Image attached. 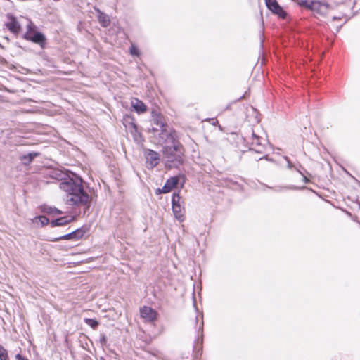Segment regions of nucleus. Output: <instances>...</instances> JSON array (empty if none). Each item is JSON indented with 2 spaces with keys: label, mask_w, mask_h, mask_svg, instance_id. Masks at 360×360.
<instances>
[{
  "label": "nucleus",
  "mask_w": 360,
  "mask_h": 360,
  "mask_svg": "<svg viewBox=\"0 0 360 360\" xmlns=\"http://www.w3.org/2000/svg\"><path fill=\"white\" fill-rule=\"evenodd\" d=\"M140 314L141 316L147 322H153L157 319V312L149 307H142Z\"/></svg>",
  "instance_id": "10"
},
{
  "label": "nucleus",
  "mask_w": 360,
  "mask_h": 360,
  "mask_svg": "<svg viewBox=\"0 0 360 360\" xmlns=\"http://www.w3.org/2000/svg\"><path fill=\"white\" fill-rule=\"evenodd\" d=\"M129 51L132 56H139L140 54L139 49L134 44L131 45Z\"/></svg>",
  "instance_id": "22"
},
{
  "label": "nucleus",
  "mask_w": 360,
  "mask_h": 360,
  "mask_svg": "<svg viewBox=\"0 0 360 360\" xmlns=\"http://www.w3.org/2000/svg\"><path fill=\"white\" fill-rule=\"evenodd\" d=\"M298 4L321 15H325L330 9L333 8L326 2L320 0H300Z\"/></svg>",
  "instance_id": "3"
},
{
  "label": "nucleus",
  "mask_w": 360,
  "mask_h": 360,
  "mask_svg": "<svg viewBox=\"0 0 360 360\" xmlns=\"http://www.w3.org/2000/svg\"><path fill=\"white\" fill-rule=\"evenodd\" d=\"M64 180L59 184V187L68 194V204L88 208L91 198L83 189L82 179L75 174L70 173Z\"/></svg>",
  "instance_id": "1"
},
{
  "label": "nucleus",
  "mask_w": 360,
  "mask_h": 360,
  "mask_svg": "<svg viewBox=\"0 0 360 360\" xmlns=\"http://www.w3.org/2000/svg\"><path fill=\"white\" fill-rule=\"evenodd\" d=\"M84 231L82 229H77L68 234L60 237L58 240H70V239H79L84 236Z\"/></svg>",
  "instance_id": "14"
},
{
  "label": "nucleus",
  "mask_w": 360,
  "mask_h": 360,
  "mask_svg": "<svg viewBox=\"0 0 360 360\" xmlns=\"http://www.w3.org/2000/svg\"><path fill=\"white\" fill-rule=\"evenodd\" d=\"M34 222L39 223L41 226H44L49 224V220L44 216H39L34 219Z\"/></svg>",
  "instance_id": "20"
},
{
  "label": "nucleus",
  "mask_w": 360,
  "mask_h": 360,
  "mask_svg": "<svg viewBox=\"0 0 360 360\" xmlns=\"http://www.w3.org/2000/svg\"><path fill=\"white\" fill-rule=\"evenodd\" d=\"M106 341V338L105 336L103 335L101 338V342L102 343H105Z\"/></svg>",
  "instance_id": "26"
},
{
  "label": "nucleus",
  "mask_w": 360,
  "mask_h": 360,
  "mask_svg": "<svg viewBox=\"0 0 360 360\" xmlns=\"http://www.w3.org/2000/svg\"><path fill=\"white\" fill-rule=\"evenodd\" d=\"M267 8L279 17L285 18L286 13L280 6L276 0H265Z\"/></svg>",
  "instance_id": "9"
},
{
  "label": "nucleus",
  "mask_w": 360,
  "mask_h": 360,
  "mask_svg": "<svg viewBox=\"0 0 360 360\" xmlns=\"http://www.w3.org/2000/svg\"><path fill=\"white\" fill-rule=\"evenodd\" d=\"M172 204L174 217L179 221H183L184 220V208L181 205V197L179 193L173 194Z\"/></svg>",
  "instance_id": "6"
},
{
  "label": "nucleus",
  "mask_w": 360,
  "mask_h": 360,
  "mask_svg": "<svg viewBox=\"0 0 360 360\" xmlns=\"http://www.w3.org/2000/svg\"><path fill=\"white\" fill-rule=\"evenodd\" d=\"M38 155V153H30L27 155H23L21 158V160L23 161V163L25 165H27L30 163L32 160Z\"/></svg>",
  "instance_id": "18"
},
{
  "label": "nucleus",
  "mask_w": 360,
  "mask_h": 360,
  "mask_svg": "<svg viewBox=\"0 0 360 360\" xmlns=\"http://www.w3.org/2000/svg\"><path fill=\"white\" fill-rule=\"evenodd\" d=\"M287 160H288V167L289 169H292V168L293 167V165H292V162H290L288 159H287Z\"/></svg>",
  "instance_id": "25"
},
{
  "label": "nucleus",
  "mask_w": 360,
  "mask_h": 360,
  "mask_svg": "<svg viewBox=\"0 0 360 360\" xmlns=\"http://www.w3.org/2000/svg\"><path fill=\"white\" fill-rule=\"evenodd\" d=\"M262 141H265L264 139L259 138L258 136L255 135V133H252V145L255 146L257 148L255 150L259 152L263 148V143Z\"/></svg>",
  "instance_id": "16"
},
{
  "label": "nucleus",
  "mask_w": 360,
  "mask_h": 360,
  "mask_svg": "<svg viewBox=\"0 0 360 360\" xmlns=\"http://www.w3.org/2000/svg\"><path fill=\"white\" fill-rule=\"evenodd\" d=\"M98 11V13H99V15H98V20H99V22L101 24V25L103 27H108L109 25H110V18L108 17V15L101 13L99 10Z\"/></svg>",
  "instance_id": "17"
},
{
  "label": "nucleus",
  "mask_w": 360,
  "mask_h": 360,
  "mask_svg": "<svg viewBox=\"0 0 360 360\" xmlns=\"http://www.w3.org/2000/svg\"><path fill=\"white\" fill-rule=\"evenodd\" d=\"M35 29L36 27L32 22L28 20L27 32L24 34V38L41 46L45 42L46 38L42 33L36 32Z\"/></svg>",
  "instance_id": "5"
},
{
  "label": "nucleus",
  "mask_w": 360,
  "mask_h": 360,
  "mask_svg": "<svg viewBox=\"0 0 360 360\" xmlns=\"http://www.w3.org/2000/svg\"><path fill=\"white\" fill-rule=\"evenodd\" d=\"M144 156L146 160L147 167L154 168L160 162V155L155 150L146 149L144 151Z\"/></svg>",
  "instance_id": "7"
},
{
  "label": "nucleus",
  "mask_w": 360,
  "mask_h": 360,
  "mask_svg": "<svg viewBox=\"0 0 360 360\" xmlns=\"http://www.w3.org/2000/svg\"><path fill=\"white\" fill-rule=\"evenodd\" d=\"M303 178H304V182H307L308 181V179H307L306 176H303Z\"/></svg>",
  "instance_id": "27"
},
{
  "label": "nucleus",
  "mask_w": 360,
  "mask_h": 360,
  "mask_svg": "<svg viewBox=\"0 0 360 360\" xmlns=\"http://www.w3.org/2000/svg\"><path fill=\"white\" fill-rule=\"evenodd\" d=\"M84 322L94 329H95L98 325V322L93 319L86 318L84 319Z\"/></svg>",
  "instance_id": "21"
},
{
  "label": "nucleus",
  "mask_w": 360,
  "mask_h": 360,
  "mask_svg": "<svg viewBox=\"0 0 360 360\" xmlns=\"http://www.w3.org/2000/svg\"><path fill=\"white\" fill-rule=\"evenodd\" d=\"M152 122V128L150 129L151 131L160 132V140L166 138V135L163 134V132H171V133H176L174 130L168 127L167 124L165 123L164 118L159 114H155L153 115Z\"/></svg>",
  "instance_id": "4"
},
{
  "label": "nucleus",
  "mask_w": 360,
  "mask_h": 360,
  "mask_svg": "<svg viewBox=\"0 0 360 360\" xmlns=\"http://www.w3.org/2000/svg\"><path fill=\"white\" fill-rule=\"evenodd\" d=\"M15 358H16V359H17V360H27V359H26V358H25V357L22 356H21L20 354H17V355L15 356Z\"/></svg>",
  "instance_id": "24"
},
{
  "label": "nucleus",
  "mask_w": 360,
  "mask_h": 360,
  "mask_svg": "<svg viewBox=\"0 0 360 360\" xmlns=\"http://www.w3.org/2000/svg\"><path fill=\"white\" fill-rule=\"evenodd\" d=\"M7 358H3V357H0V360H6Z\"/></svg>",
  "instance_id": "28"
},
{
  "label": "nucleus",
  "mask_w": 360,
  "mask_h": 360,
  "mask_svg": "<svg viewBox=\"0 0 360 360\" xmlns=\"http://www.w3.org/2000/svg\"><path fill=\"white\" fill-rule=\"evenodd\" d=\"M179 182V178L177 176L171 177L165 184L162 190H158L160 193H167L171 191V190L176 187Z\"/></svg>",
  "instance_id": "12"
},
{
  "label": "nucleus",
  "mask_w": 360,
  "mask_h": 360,
  "mask_svg": "<svg viewBox=\"0 0 360 360\" xmlns=\"http://www.w3.org/2000/svg\"><path fill=\"white\" fill-rule=\"evenodd\" d=\"M44 212L47 213V214H62V211H60V210L56 208V207H49V206H46L44 207Z\"/></svg>",
  "instance_id": "19"
},
{
  "label": "nucleus",
  "mask_w": 360,
  "mask_h": 360,
  "mask_svg": "<svg viewBox=\"0 0 360 360\" xmlns=\"http://www.w3.org/2000/svg\"><path fill=\"white\" fill-rule=\"evenodd\" d=\"M8 21L6 27L13 34H18L21 30V26L16 18L11 14L7 15Z\"/></svg>",
  "instance_id": "8"
},
{
  "label": "nucleus",
  "mask_w": 360,
  "mask_h": 360,
  "mask_svg": "<svg viewBox=\"0 0 360 360\" xmlns=\"http://www.w3.org/2000/svg\"><path fill=\"white\" fill-rule=\"evenodd\" d=\"M75 220L74 217L68 218V217H60L51 222V226H60L68 224V223Z\"/></svg>",
  "instance_id": "15"
},
{
  "label": "nucleus",
  "mask_w": 360,
  "mask_h": 360,
  "mask_svg": "<svg viewBox=\"0 0 360 360\" xmlns=\"http://www.w3.org/2000/svg\"><path fill=\"white\" fill-rule=\"evenodd\" d=\"M131 105L134 110L138 113L144 112L147 110L146 105L141 101L137 98L132 99Z\"/></svg>",
  "instance_id": "13"
},
{
  "label": "nucleus",
  "mask_w": 360,
  "mask_h": 360,
  "mask_svg": "<svg viewBox=\"0 0 360 360\" xmlns=\"http://www.w3.org/2000/svg\"><path fill=\"white\" fill-rule=\"evenodd\" d=\"M163 134L166 135V138L159 141L165 143L162 148L164 158L169 167H177L183 162L184 147L179 142L176 133L165 131Z\"/></svg>",
  "instance_id": "2"
},
{
  "label": "nucleus",
  "mask_w": 360,
  "mask_h": 360,
  "mask_svg": "<svg viewBox=\"0 0 360 360\" xmlns=\"http://www.w3.org/2000/svg\"><path fill=\"white\" fill-rule=\"evenodd\" d=\"M48 175L53 179L63 181L70 175V174L64 172L60 169H51L49 171Z\"/></svg>",
  "instance_id": "11"
},
{
  "label": "nucleus",
  "mask_w": 360,
  "mask_h": 360,
  "mask_svg": "<svg viewBox=\"0 0 360 360\" xmlns=\"http://www.w3.org/2000/svg\"><path fill=\"white\" fill-rule=\"evenodd\" d=\"M0 357L8 358V353L6 349L1 345H0Z\"/></svg>",
  "instance_id": "23"
}]
</instances>
